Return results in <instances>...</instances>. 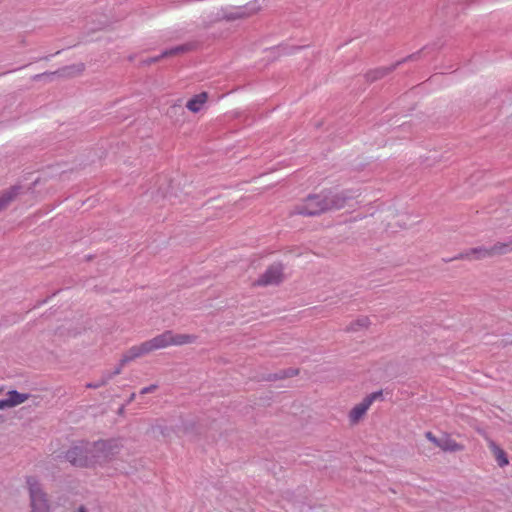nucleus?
Masks as SVG:
<instances>
[{"instance_id": "1", "label": "nucleus", "mask_w": 512, "mask_h": 512, "mask_svg": "<svg viewBox=\"0 0 512 512\" xmlns=\"http://www.w3.org/2000/svg\"><path fill=\"white\" fill-rule=\"evenodd\" d=\"M119 439L98 440L90 444L91 467L104 466L115 459L122 450Z\"/></svg>"}, {"instance_id": "2", "label": "nucleus", "mask_w": 512, "mask_h": 512, "mask_svg": "<svg viewBox=\"0 0 512 512\" xmlns=\"http://www.w3.org/2000/svg\"><path fill=\"white\" fill-rule=\"evenodd\" d=\"M196 337L188 334H175L171 330H167L152 339L145 341L147 353L155 350L163 349L169 346H180L190 344L195 341Z\"/></svg>"}, {"instance_id": "3", "label": "nucleus", "mask_w": 512, "mask_h": 512, "mask_svg": "<svg viewBox=\"0 0 512 512\" xmlns=\"http://www.w3.org/2000/svg\"><path fill=\"white\" fill-rule=\"evenodd\" d=\"M26 484L30 499L31 512H50L47 494L35 476H27Z\"/></svg>"}, {"instance_id": "4", "label": "nucleus", "mask_w": 512, "mask_h": 512, "mask_svg": "<svg viewBox=\"0 0 512 512\" xmlns=\"http://www.w3.org/2000/svg\"><path fill=\"white\" fill-rule=\"evenodd\" d=\"M324 191L319 194H310L300 204L296 205L293 214L302 216H316L328 211Z\"/></svg>"}, {"instance_id": "5", "label": "nucleus", "mask_w": 512, "mask_h": 512, "mask_svg": "<svg viewBox=\"0 0 512 512\" xmlns=\"http://www.w3.org/2000/svg\"><path fill=\"white\" fill-rule=\"evenodd\" d=\"M512 245V243H511ZM510 244L506 243H497L491 248H485V247H475L472 249H469L466 252L460 253L452 258V260H458V259H481L488 256H492L495 254H504L511 250ZM451 261V259H449Z\"/></svg>"}, {"instance_id": "6", "label": "nucleus", "mask_w": 512, "mask_h": 512, "mask_svg": "<svg viewBox=\"0 0 512 512\" xmlns=\"http://www.w3.org/2000/svg\"><path fill=\"white\" fill-rule=\"evenodd\" d=\"M90 443L74 445L65 454V458L76 467H91Z\"/></svg>"}, {"instance_id": "7", "label": "nucleus", "mask_w": 512, "mask_h": 512, "mask_svg": "<svg viewBox=\"0 0 512 512\" xmlns=\"http://www.w3.org/2000/svg\"><path fill=\"white\" fill-rule=\"evenodd\" d=\"M325 194L326 206L329 210H340L344 208L347 202L356 197V194L352 191H334V190H323Z\"/></svg>"}, {"instance_id": "8", "label": "nucleus", "mask_w": 512, "mask_h": 512, "mask_svg": "<svg viewBox=\"0 0 512 512\" xmlns=\"http://www.w3.org/2000/svg\"><path fill=\"white\" fill-rule=\"evenodd\" d=\"M425 437L444 452H458L464 449L463 445L457 443L448 434H444L441 438H438L432 432L428 431L425 433Z\"/></svg>"}, {"instance_id": "9", "label": "nucleus", "mask_w": 512, "mask_h": 512, "mask_svg": "<svg viewBox=\"0 0 512 512\" xmlns=\"http://www.w3.org/2000/svg\"><path fill=\"white\" fill-rule=\"evenodd\" d=\"M283 267L281 264H273L255 282L258 286L277 285L282 281Z\"/></svg>"}, {"instance_id": "10", "label": "nucleus", "mask_w": 512, "mask_h": 512, "mask_svg": "<svg viewBox=\"0 0 512 512\" xmlns=\"http://www.w3.org/2000/svg\"><path fill=\"white\" fill-rule=\"evenodd\" d=\"M28 399L27 394L20 393L16 390L8 392V396L5 399L0 400V410L17 406Z\"/></svg>"}, {"instance_id": "11", "label": "nucleus", "mask_w": 512, "mask_h": 512, "mask_svg": "<svg viewBox=\"0 0 512 512\" xmlns=\"http://www.w3.org/2000/svg\"><path fill=\"white\" fill-rule=\"evenodd\" d=\"M148 354L146 351V347L144 342L140 345L132 346L127 350V352L121 358V365H126L127 363L135 360L136 358Z\"/></svg>"}, {"instance_id": "12", "label": "nucleus", "mask_w": 512, "mask_h": 512, "mask_svg": "<svg viewBox=\"0 0 512 512\" xmlns=\"http://www.w3.org/2000/svg\"><path fill=\"white\" fill-rule=\"evenodd\" d=\"M207 99V92H201L197 95H194L191 99H189L186 103V107L189 111L193 113H198L203 109L205 103L207 102Z\"/></svg>"}, {"instance_id": "13", "label": "nucleus", "mask_w": 512, "mask_h": 512, "mask_svg": "<svg viewBox=\"0 0 512 512\" xmlns=\"http://www.w3.org/2000/svg\"><path fill=\"white\" fill-rule=\"evenodd\" d=\"M19 190V186H12L0 193V212L11 204L19 194Z\"/></svg>"}, {"instance_id": "14", "label": "nucleus", "mask_w": 512, "mask_h": 512, "mask_svg": "<svg viewBox=\"0 0 512 512\" xmlns=\"http://www.w3.org/2000/svg\"><path fill=\"white\" fill-rule=\"evenodd\" d=\"M370 405L363 399V401L352 408L349 413V418L352 423L358 422L362 416L369 409Z\"/></svg>"}, {"instance_id": "15", "label": "nucleus", "mask_w": 512, "mask_h": 512, "mask_svg": "<svg viewBox=\"0 0 512 512\" xmlns=\"http://www.w3.org/2000/svg\"><path fill=\"white\" fill-rule=\"evenodd\" d=\"M490 448L492 449L494 456L496 458V461L500 467H504L508 465L509 461L507 458V455L503 449L498 447L494 442H491Z\"/></svg>"}, {"instance_id": "16", "label": "nucleus", "mask_w": 512, "mask_h": 512, "mask_svg": "<svg viewBox=\"0 0 512 512\" xmlns=\"http://www.w3.org/2000/svg\"><path fill=\"white\" fill-rule=\"evenodd\" d=\"M191 49H192V45L191 44L177 45V46L172 47L170 49L164 50L161 53L160 57H169V56L185 53V52H187V51H189Z\"/></svg>"}, {"instance_id": "17", "label": "nucleus", "mask_w": 512, "mask_h": 512, "mask_svg": "<svg viewBox=\"0 0 512 512\" xmlns=\"http://www.w3.org/2000/svg\"><path fill=\"white\" fill-rule=\"evenodd\" d=\"M392 68H379L374 71H371L367 74V78L370 81H375L377 79L382 78L384 75L389 73Z\"/></svg>"}, {"instance_id": "18", "label": "nucleus", "mask_w": 512, "mask_h": 512, "mask_svg": "<svg viewBox=\"0 0 512 512\" xmlns=\"http://www.w3.org/2000/svg\"><path fill=\"white\" fill-rule=\"evenodd\" d=\"M369 324L370 321L367 317H361L350 325L349 330L356 331L358 328L368 327Z\"/></svg>"}, {"instance_id": "19", "label": "nucleus", "mask_w": 512, "mask_h": 512, "mask_svg": "<svg viewBox=\"0 0 512 512\" xmlns=\"http://www.w3.org/2000/svg\"><path fill=\"white\" fill-rule=\"evenodd\" d=\"M382 397V391H376L364 398V400L371 406L372 403Z\"/></svg>"}, {"instance_id": "20", "label": "nucleus", "mask_w": 512, "mask_h": 512, "mask_svg": "<svg viewBox=\"0 0 512 512\" xmlns=\"http://www.w3.org/2000/svg\"><path fill=\"white\" fill-rule=\"evenodd\" d=\"M124 366L125 365H121V361H120L118 366L112 372H107L104 374L105 377L108 379V381L111 380L114 376L121 373Z\"/></svg>"}, {"instance_id": "21", "label": "nucleus", "mask_w": 512, "mask_h": 512, "mask_svg": "<svg viewBox=\"0 0 512 512\" xmlns=\"http://www.w3.org/2000/svg\"><path fill=\"white\" fill-rule=\"evenodd\" d=\"M107 382H108V379L105 377V375H103L102 378L99 381L93 382V383H88L86 385V387H88V388H99V387L105 385Z\"/></svg>"}, {"instance_id": "22", "label": "nucleus", "mask_w": 512, "mask_h": 512, "mask_svg": "<svg viewBox=\"0 0 512 512\" xmlns=\"http://www.w3.org/2000/svg\"><path fill=\"white\" fill-rule=\"evenodd\" d=\"M158 388V386L156 384H152V385H149L147 387H144L140 390V394L141 395H144V394H148V393H152L154 392L156 389Z\"/></svg>"}, {"instance_id": "23", "label": "nucleus", "mask_w": 512, "mask_h": 512, "mask_svg": "<svg viewBox=\"0 0 512 512\" xmlns=\"http://www.w3.org/2000/svg\"><path fill=\"white\" fill-rule=\"evenodd\" d=\"M134 399H135V393H132V394L130 395V397H129L128 402H131V401H133Z\"/></svg>"}, {"instance_id": "24", "label": "nucleus", "mask_w": 512, "mask_h": 512, "mask_svg": "<svg viewBox=\"0 0 512 512\" xmlns=\"http://www.w3.org/2000/svg\"><path fill=\"white\" fill-rule=\"evenodd\" d=\"M78 512H87L84 506H80Z\"/></svg>"}, {"instance_id": "25", "label": "nucleus", "mask_w": 512, "mask_h": 512, "mask_svg": "<svg viewBox=\"0 0 512 512\" xmlns=\"http://www.w3.org/2000/svg\"><path fill=\"white\" fill-rule=\"evenodd\" d=\"M158 58H153L150 60V62H155Z\"/></svg>"}]
</instances>
